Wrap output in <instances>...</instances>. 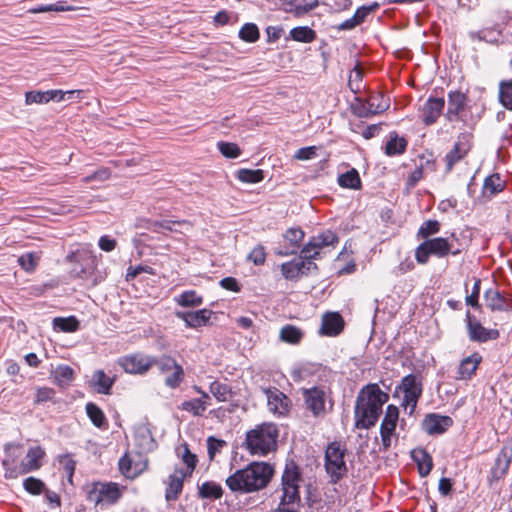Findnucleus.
I'll return each mask as SVG.
<instances>
[{
  "instance_id": "nucleus-1",
  "label": "nucleus",
  "mask_w": 512,
  "mask_h": 512,
  "mask_svg": "<svg viewBox=\"0 0 512 512\" xmlns=\"http://www.w3.org/2000/svg\"><path fill=\"white\" fill-rule=\"evenodd\" d=\"M274 474L272 465L254 461L227 477L225 484L234 493L248 494L267 487Z\"/></svg>"
},
{
  "instance_id": "nucleus-2",
  "label": "nucleus",
  "mask_w": 512,
  "mask_h": 512,
  "mask_svg": "<svg viewBox=\"0 0 512 512\" xmlns=\"http://www.w3.org/2000/svg\"><path fill=\"white\" fill-rule=\"evenodd\" d=\"M389 395L383 392L378 384L364 386L356 399L355 427L369 429L377 422L383 405L388 401Z\"/></svg>"
},
{
  "instance_id": "nucleus-3",
  "label": "nucleus",
  "mask_w": 512,
  "mask_h": 512,
  "mask_svg": "<svg viewBox=\"0 0 512 512\" xmlns=\"http://www.w3.org/2000/svg\"><path fill=\"white\" fill-rule=\"evenodd\" d=\"M278 436L276 424L265 422L247 431L243 447L253 456H266L276 449Z\"/></svg>"
},
{
  "instance_id": "nucleus-4",
  "label": "nucleus",
  "mask_w": 512,
  "mask_h": 512,
  "mask_svg": "<svg viewBox=\"0 0 512 512\" xmlns=\"http://www.w3.org/2000/svg\"><path fill=\"white\" fill-rule=\"evenodd\" d=\"M461 253L460 249H454L453 243L446 237H434L422 241L414 251L415 260L419 265H426L430 257L442 259L449 255L457 256Z\"/></svg>"
},
{
  "instance_id": "nucleus-5",
  "label": "nucleus",
  "mask_w": 512,
  "mask_h": 512,
  "mask_svg": "<svg viewBox=\"0 0 512 512\" xmlns=\"http://www.w3.org/2000/svg\"><path fill=\"white\" fill-rule=\"evenodd\" d=\"M126 491V486L116 482H93L86 486L87 500L95 507H107L116 504Z\"/></svg>"
},
{
  "instance_id": "nucleus-6",
  "label": "nucleus",
  "mask_w": 512,
  "mask_h": 512,
  "mask_svg": "<svg viewBox=\"0 0 512 512\" xmlns=\"http://www.w3.org/2000/svg\"><path fill=\"white\" fill-rule=\"evenodd\" d=\"M301 482L302 476L297 465L294 462L287 463L281 478L282 496L280 505L294 506L300 503L299 488Z\"/></svg>"
},
{
  "instance_id": "nucleus-7",
  "label": "nucleus",
  "mask_w": 512,
  "mask_h": 512,
  "mask_svg": "<svg viewBox=\"0 0 512 512\" xmlns=\"http://www.w3.org/2000/svg\"><path fill=\"white\" fill-rule=\"evenodd\" d=\"M345 447L340 442L330 443L325 451V468L332 481L341 479L347 472L344 460Z\"/></svg>"
},
{
  "instance_id": "nucleus-8",
  "label": "nucleus",
  "mask_w": 512,
  "mask_h": 512,
  "mask_svg": "<svg viewBox=\"0 0 512 512\" xmlns=\"http://www.w3.org/2000/svg\"><path fill=\"white\" fill-rule=\"evenodd\" d=\"M118 467L122 476L134 480L148 470L149 459L140 452H127L119 459Z\"/></svg>"
},
{
  "instance_id": "nucleus-9",
  "label": "nucleus",
  "mask_w": 512,
  "mask_h": 512,
  "mask_svg": "<svg viewBox=\"0 0 512 512\" xmlns=\"http://www.w3.org/2000/svg\"><path fill=\"white\" fill-rule=\"evenodd\" d=\"M117 364L128 374L143 375L155 366L156 358L138 352L118 358Z\"/></svg>"
},
{
  "instance_id": "nucleus-10",
  "label": "nucleus",
  "mask_w": 512,
  "mask_h": 512,
  "mask_svg": "<svg viewBox=\"0 0 512 512\" xmlns=\"http://www.w3.org/2000/svg\"><path fill=\"white\" fill-rule=\"evenodd\" d=\"M302 395L306 407L312 412L313 416L319 417L326 414V401L330 396V390L324 386H314L303 389Z\"/></svg>"
},
{
  "instance_id": "nucleus-11",
  "label": "nucleus",
  "mask_w": 512,
  "mask_h": 512,
  "mask_svg": "<svg viewBox=\"0 0 512 512\" xmlns=\"http://www.w3.org/2000/svg\"><path fill=\"white\" fill-rule=\"evenodd\" d=\"M339 242V238L335 232L325 230L318 235L313 236L309 242L303 247L301 253L306 259H315L320 252L328 247H335Z\"/></svg>"
},
{
  "instance_id": "nucleus-12",
  "label": "nucleus",
  "mask_w": 512,
  "mask_h": 512,
  "mask_svg": "<svg viewBox=\"0 0 512 512\" xmlns=\"http://www.w3.org/2000/svg\"><path fill=\"white\" fill-rule=\"evenodd\" d=\"M162 374H165V385L176 389L184 380L183 367L171 356H162L156 359V364Z\"/></svg>"
},
{
  "instance_id": "nucleus-13",
  "label": "nucleus",
  "mask_w": 512,
  "mask_h": 512,
  "mask_svg": "<svg viewBox=\"0 0 512 512\" xmlns=\"http://www.w3.org/2000/svg\"><path fill=\"white\" fill-rule=\"evenodd\" d=\"M398 418V408L394 405H388L380 427L381 442L384 451H387L392 446V443L397 441L396 427Z\"/></svg>"
},
{
  "instance_id": "nucleus-14",
  "label": "nucleus",
  "mask_w": 512,
  "mask_h": 512,
  "mask_svg": "<svg viewBox=\"0 0 512 512\" xmlns=\"http://www.w3.org/2000/svg\"><path fill=\"white\" fill-rule=\"evenodd\" d=\"M473 134L465 131L460 133L454 143L453 148L446 154V170L451 171L456 163L464 159L472 148Z\"/></svg>"
},
{
  "instance_id": "nucleus-15",
  "label": "nucleus",
  "mask_w": 512,
  "mask_h": 512,
  "mask_svg": "<svg viewBox=\"0 0 512 512\" xmlns=\"http://www.w3.org/2000/svg\"><path fill=\"white\" fill-rule=\"evenodd\" d=\"M316 269V264L311 259L304 258L302 253L299 259L281 265L282 275L287 280H298L300 277L307 275L311 270Z\"/></svg>"
},
{
  "instance_id": "nucleus-16",
  "label": "nucleus",
  "mask_w": 512,
  "mask_h": 512,
  "mask_svg": "<svg viewBox=\"0 0 512 512\" xmlns=\"http://www.w3.org/2000/svg\"><path fill=\"white\" fill-rule=\"evenodd\" d=\"M20 451L17 446L6 445L5 457L2 460L4 467V477L6 479H16L17 477L24 475L21 467V461L19 462Z\"/></svg>"
},
{
  "instance_id": "nucleus-17",
  "label": "nucleus",
  "mask_w": 512,
  "mask_h": 512,
  "mask_svg": "<svg viewBox=\"0 0 512 512\" xmlns=\"http://www.w3.org/2000/svg\"><path fill=\"white\" fill-rule=\"evenodd\" d=\"M468 105L467 94L460 90H451L448 93V107L445 114L449 121L461 120V114Z\"/></svg>"
},
{
  "instance_id": "nucleus-18",
  "label": "nucleus",
  "mask_w": 512,
  "mask_h": 512,
  "mask_svg": "<svg viewBox=\"0 0 512 512\" xmlns=\"http://www.w3.org/2000/svg\"><path fill=\"white\" fill-rule=\"evenodd\" d=\"M401 389L404 393L403 404L405 407H410L411 411H413L422 394L421 384L417 381L415 375L410 374L402 379Z\"/></svg>"
},
{
  "instance_id": "nucleus-19",
  "label": "nucleus",
  "mask_w": 512,
  "mask_h": 512,
  "mask_svg": "<svg viewBox=\"0 0 512 512\" xmlns=\"http://www.w3.org/2000/svg\"><path fill=\"white\" fill-rule=\"evenodd\" d=\"M453 425L450 416L437 413L427 414L422 421V429L429 435H440L445 433Z\"/></svg>"
},
{
  "instance_id": "nucleus-20",
  "label": "nucleus",
  "mask_w": 512,
  "mask_h": 512,
  "mask_svg": "<svg viewBox=\"0 0 512 512\" xmlns=\"http://www.w3.org/2000/svg\"><path fill=\"white\" fill-rule=\"evenodd\" d=\"M467 329L471 341L487 342L499 338V331L496 329L485 328L478 320L473 318L470 313L467 314Z\"/></svg>"
},
{
  "instance_id": "nucleus-21",
  "label": "nucleus",
  "mask_w": 512,
  "mask_h": 512,
  "mask_svg": "<svg viewBox=\"0 0 512 512\" xmlns=\"http://www.w3.org/2000/svg\"><path fill=\"white\" fill-rule=\"evenodd\" d=\"M345 322L338 312H326L322 316L319 334L321 336L336 337L344 329Z\"/></svg>"
},
{
  "instance_id": "nucleus-22",
  "label": "nucleus",
  "mask_w": 512,
  "mask_h": 512,
  "mask_svg": "<svg viewBox=\"0 0 512 512\" xmlns=\"http://www.w3.org/2000/svg\"><path fill=\"white\" fill-rule=\"evenodd\" d=\"M195 392L201 395L200 398H193L190 400H186L181 403L180 409L186 411L193 416H202L206 411L207 407L210 405L211 397L210 395L202 390L199 386H193Z\"/></svg>"
},
{
  "instance_id": "nucleus-23",
  "label": "nucleus",
  "mask_w": 512,
  "mask_h": 512,
  "mask_svg": "<svg viewBox=\"0 0 512 512\" xmlns=\"http://www.w3.org/2000/svg\"><path fill=\"white\" fill-rule=\"evenodd\" d=\"M444 98L430 97L423 105L421 116L425 125L434 124L443 112Z\"/></svg>"
},
{
  "instance_id": "nucleus-24",
  "label": "nucleus",
  "mask_w": 512,
  "mask_h": 512,
  "mask_svg": "<svg viewBox=\"0 0 512 512\" xmlns=\"http://www.w3.org/2000/svg\"><path fill=\"white\" fill-rule=\"evenodd\" d=\"M388 108L389 102L384 95L380 93L371 94L362 104V111H360L359 115L363 117L378 115L386 111Z\"/></svg>"
},
{
  "instance_id": "nucleus-25",
  "label": "nucleus",
  "mask_w": 512,
  "mask_h": 512,
  "mask_svg": "<svg viewBox=\"0 0 512 512\" xmlns=\"http://www.w3.org/2000/svg\"><path fill=\"white\" fill-rule=\"evenodd\" d=\"M269 410L275 414L284 415L288 412L291 401L280 390L273 388L266 390Z\"/></svg>"
},
{
  "instance_id": "nucleus-26",
  "label": "nucleus",
  "mask_w": 512,
  "mask_h": 512,
  "mask_svg": "<svg viewBox=\"0 0 512 512\" xmlns=\"http://www.w3.org/2000/svg\"><path fill=\"white\" fill-rule=\"evenodd\" d=\"M189 477L183 468H176L168 477L165 498L167 501L177 500L183 490L184 480Z\"/></svg>"
},
{
  "instance_id": "nucleus-27",
  "label": "nucleus",
  "mask_w": 512,
  "mask_h": 512,
  "mask_svg": "<svg viewBox=\"0 0 512 512\" xmlns=\"http://www.w3.org/2000/svg\"><path fill=\"white\" fill-rule=\"evenodd\" d=\"M46 456L45 450L40 446L30 447L26 456L21 461V467L24 474L39 470L43 465V459Z\"/></svg>"
},
{
  "instance_id": "nucleus-28",
  "label": "nucleus",
  "mask_w": 512,
  "mask_h": 512,
  "mask_svg": "<svg viewBox=\"0 0 512 512\" xmlns=\"http://www.w3.org/2000/svg\"><path fill=\"white\" fill-rule=\"evenodd\" d=\"M481 362L482 356L478 352L464 358L459 364L455 378L457 380H470L475 375Z\"/></svg>"
},
{
  "instance_id": "nucleus-29",
  "label": "nucleus",
  "mask_w": 512,
  "mask_h": 512,
  "mask_svg": "<svg viewBox=\"0 0 512 512\" xmlns=\"http://www.w3.org/2000/svg\"><path fill=\"white\" fill-rule=\"evenodd\" d=\"M213 314L212 310L201 309L198 311L178 312L177 316L182 319L187 327L198 328L205 326Z\"/></svg>"
},
{
  "instance_id": "nucleus-30",
  "label": "nucleus",
  "mask_w": 512,
  "mask_h": 512,
  "mask_svg": "<svg viewBox=\"0 0 512 512\" xmlns=\"http://www.w3.org/2000/svg\"><path fill=\"white\" fill-rule=\"evenodd\" d=\"M408 140L405 137L399 136L396 131H392L388 135V140L384 147V152L387 156H399L406 152Z\"/></svg>"
},
{
  "instance_id": "nucleus-31",
  "label": "nucleus",
  "mask_w": 512,
  "mask_h": 512,
  "mask_svg": "<svg viewBox=\"0 0 512 512\" xmlns=\"http://www.w3.org/2000/svg\"><path fill=\"white\" fill-rule=\"evenodd\" d=\"M304 232L299 228H290L284 234V251L281 255H290L296 253L301 242L304 239Z\"/></svg>"
},
{
  "instance_id": "nucleus-32",
  "label": "nucleus",
  "mask_w": 512,
  "mask_h": 512,
  "mask_svg": "<svg viewBox=\"0 0 512 512\" xmlns=\"http://www.w3.org/2000/svg\"><path fill=\"white\" fill-rule=\"evenodd\" d=\"M319 6L318 0H291L285 4L284 10L299 18Z\"/></svg>"
},
{
  "instance_id": "nucleus-33",
  "label": "nucleus",
  "mask_w": 512,
  "mask_h": 512,
  "mask_svg": "<svg viewBox=\"0 0 512 512\" xmlns=\"http://www.w3.org/2000/svg\"><path fill=\"white\" fill-rule=\"evenodd\" d=\"M114 382V377L108 376L103 370H96L92 375L91 386L98 393L109 395Z\"/></svg>"
},
{
  "instance_id": "nucleus-34",
  "label": "nucleus",
  "mask_w": 512,
  "mask_h": 512,
  "mask_svg": "<svg viewBox=\"0 0 512 512\" xmlns=\"http://www.w3.org/2000/svg\"><path fill=\"white\" fill-rule=\"evenodd\" d=\"M506 187V181L500 176V174L495 173L484 180L482 193L486 197H493L500 192H502Z\"/></svg>"
},
{
  "instance_id": "nucleus-35",
  "label": "nucleus",
  "mask_w": 512,
  "mask_h": 512,
  "mask_svg": "<svg viewBox=\"0 0 512 512\" xmlns=\"http://www.w3.org/2000/svg\"><path fill=\"white\" fill-rule=\"evenodd\" d=\"M413 460L417 463L420 476H427L433 467L432 458L423 448H415L411 452Z\"/></svg>"
},
{
  "instance_id": "nucleus-36",
  "label": "nucleus",
  "mask_w": 512,
  "mask_h": 512,
  "mask_svg": "<svg viewBox=\"0 0 512 512\" xmlns=\"http://www.w3.org/2000/svg\"><path fill=\"white\" fill-rule=\"evenodd\" d=\"M304 337V332L297 326L287 324L280 329L279 338L290 345H298Z\"/></svg>"
},
{
  "instance_id": "nucleus-37",
  "label": "nucleus",
  "mask_w": 512,
  "mask_h": 512,
  "mask_svg": "<svg viewBox=\"0 0 512 512\" xmlns=\"http://www.w3.org/2000/svg\"><path fill=\"white\" fill-rule=\"evenodd\" d=\"M42 257V252L38 251H32L27 252L25 254H22L18 257V264L19 266L27 273H33L36 271L40 260Z\"/></svg>"
},
{
  "instance_id": "nucleus-38",
  "label": "nucleus",
  "mask_w": 512,
  "mask_h": 512,
  "mask_svg": "<svg viewBox=\"0 0 512 512\" xmlns=\"http://www.w3.org/2000/svg\"><path fill=\"white\" fill-rule=\"evenodd\" d=\"M441 230V223L438 220L435 219H429L424 221L417 233L416 237L417 239H421L423 241H426L428 239L433 238L432 236L438 234Z\"/></svg>"
},
{
  "instance_id": "nucleus-39",
  "label": "nucleus",
  "mask_w": 512,
  "mask_h": 512,
  "mask_svg": "<svg viewBox=\"0 0 512 512\" xmlns=\"http://www.w3.org/2000/svg\"><path fill=\"white\" fill-rule=\"evenodd\" d=\"M86 413L91 422L100 429H105L108 426L107 419L103 411L96 404L89 402L86 404Z\"/></svg>"
},
{
  "instance_id": "nucleus-40",
  "label": "nucleus",
  "mask_w": 512,
  "mask_h": 512,
  "mask_svg": "<svg viewBox=\"0 0 512 512\" xmlns=\"http://www.w3.org/2000/svg\"><path fill=\"white\" fill-rule=\"evenodd\" d=\"M338 184L343 188L354 189V190L360 189L361 188V179H360L358 171L356 169L352 168L351 170L347 171L346 173L339 175Z\"/></svg>"
},
{
  "instance_id": "nucleus-41",
  "label": "nucleus",
  "mask_w": 512,
  "mask_h": 512,
  "mask_svg": "<svg viewBox=\"0 0 512 512\" xmlns=\"http://www.w3.org/2000/svg\"><path fill=\"white\" fill-rule=\"evenodd\" d=\"M54 382L60 387H67L74 380V370L68 365H60L54 371Z\"/></svg>"
},
{
  "instance_id": "nucleus-42",
  "label": "nucleus",
  "mask_w": 512,
  "mask_h": 512,
  "mask_svg": "<svg viewBox=\"0 0 512 512\" xmlns=\"http://www.w3.org/2000/svg\"><path fill=\"white\" fill-rule=\"evenodd\" d=\"M290 37L297 42L311 43L317 35L316 32L308 26H298L290 30Z\"/></svg>"
},
{
  "instance_id": "nucleus-43",
  "label": "nucleus",
  "mask_w": 512,
  "mask_h": 512,
  "mask_svg": "<svg viewBox=\"0 0 512 512\" xmlns=\"http://www.w3.org/2000/svg\"><path fill=\"white\" fill-rule=\"evenodd\" d=\"M53 328L62 332H75L79 329V321L75 316L56 317L53 319Z\"/></svg>"
},
{
  "instance_id": "nucleus-44",
  "label": "nucleus",
  "mask_w": 512,
  "mask_h": 512,
  "mask_svg": "<svg viewBox=\"0 0 512 512\" xmlns=\"http://www.w3.org/2000/svg\"><path fill=\"white\" fill-rule=\"evenodd\" d=\"M237 179L243 183L255 184L264 179V171L261 169L242 168L237 171Z\"/></svg>"
},
{
  "instance_id": "nucleus-45",
  "label": "nucleus",
  "mask_w": 512,
  "mask_h": 512,
  "mask_svg": "<svg viewBox=\"0 0 512 512\" xmlns=\"http://www.w3.org/2000/svg\"><path fill=\"white\" fill-rule=\"evenodd\" d=\"M210 393L219 401L226 402L232 396V391L229 385L219 382L213 381L209 386Z\"/></svg>"
},
{
  "instance_id": "nucleus-46",
  "label": "nucleus",
  "mask_w": 512,
  "mask_h": 512,
  "mask_svg": "<svg viewBox=\"0 0 512 512\" xmlns=\"http://www.w3.org/2000/svg\"><path fill=\"white\" fill-rule=\"evenodd\" d=\"M199 494L202 498L219 499L223 495V489L218 483L207 481L199 487Z\"/></svg>"
},
{
  "instance_id": "nucleus-47",
  "label": "nucleus",
  "mask_w": 512,
  "mask_h": 512,
  "mask_svg": "<svg viewBox=\"0 0 512 512\" xmlns=\"http://www.w3.org/2000/svg\"><path fill=\"white\" fill-rule=\"evenodd\" d=\"M175 301L182 307H196L203 303V298L199 296L196 291L188 290L180 294Z\"/></svg>"
},
{
  "instance_id": "nucleus-48",
  "label": "nucleus",
  "mask_w": 512,
  "mask_h": 512,
  "mask_svg": "<svg viewBox=\"0 0 512 512\" xmlns=\"http://www.w3.org/2000/svg\"><path fill=\"white\" fill-rule=\"evenodd\" d=\"M499 101L507 110L512 111V80H503L500 82Z\"/></svg>"
},
{
  "instance_id": "nucleus-49",
  "label": "nucleus",
  "mask_w": 512,
  "mask_h": 512,
  "mask_svg": "<svg viewBox=\"0 0 512 512\" xmlns=\"http://www.w3.org/2000/svg\"><path fill=\"white\" fill-rule=\"evenodd\" d=\"M485 298L487 301V306L495 311V310H505L506 309V300L499 293V291L495 289H490L486 291Z\"/></svg>"
},
{
  "instance_id": "nucleus-50",
  "label": "nucleus",
  "mask_w": 512,
  "mask_h": 512,
  "mask_svg": "<svg viewBox=\"0 0 512 512\" xmlns=\"http://www.w3.org/2000/svg\"><path fill=\"white\" fill-rule=\"evenodd\" d=\"M239 38L248 43H254L259 40L260 32L256 24L246 23L239 31Z\"/></svg>"
},
{
  "instance_id": "nucleus-51",
  "label": "nucleus",
  "mask_w": 512,
  "mask_h": 512,
  "mask_svg": "<svg viewBox=\"0 0 512 512\" xmlns=\"http://www.w3.org/2000/svg\"><path fill=\"white\" fill-rule=\"evenodd\" d=\"M217 147H218V150L220 151V153L225 158H229V159L238 158L242 153L240 147L236 143H233V142L221 141V142L217 143Z\"/></svg>"
},
{
  "instance_id": "nucleus-52",
  "label": "nucleus",
  "mask_w": 512,
  "mask_h": 512,
  "mask_svg": "<svg viewBox=\"0 0 512 512\" xmlns=\"http://www.w3.org/2000/svg\"><path fill=\"white\" fill-rule=\"evenodd\" d=\"M181 459L183 463L186 465V468L183 469V473H185L188 476H191L196 468L198 459L195 454L191 453L186 444L183 446V453L181 455Z\"/></svg>"
},
{
  "instance_id": "nucleus-53",
  "label": "nucleus",
  "mask_w": 512,
  "mask_h": 512,
  "mask_svg": "<svg viewBox=\"0 0 512 512\" xmlns=\"http://www.w3.org/2000/svg\"><path fill=\"white\" fill-rule=\"evenodd\" d=\"M187 225L192 227V223L188 220H179V221H171V220H162V221H154L151 223V229L154 232H160L161 229L168 231H176L173 226L174 225Z\"/></svg>"
},
{
  "instance_id": "nucleus-54",
  "label": "nucleus",
  "mask_w": 512,
  "mask_h": 512,
  "mask_svg": "<svg viewBox=\"0 0 512 512\" xmlns=\"http://www.w3.org/2000/svg\"><path fill=\"white\" fill-rule=\"evenodd\" d=\"M58 462H59L61 468L63 469V471L65 472V474L67 475L68 480L71 482L72 477L75 472V468H76V462L73 459L72 455H70V454L60 455L58 457Z\"/></svg>"
},
{
  "instance_id": "nucleus-55",
  "label": "nucleus",
  "mask_w": 512,
  "mask_h": 512,
  "mask_svg": "<svg viewBox=\"0 0 512 512\" xmlns=\"http://www.w3.org/2000/svg\"><path fill=\"white\" fill-rule=\"evenodd\" d=\"M24 489L33 495H39L45 491V484L38 478L28 477L23 482Z\"/></svg>"
},
{
  "instance_id": "nucleus-56",
  "label": "nucleus",
  "mask_w": 512,
  "mask_h": 512,
  "mask_svg": "<svg viewBox=\"0 0 512 512\" xmlns=\"http://www.w3.org/2000/svg\"><path fill=\"white\" fill-rule=\"evenodd\" d=\"M227 445L226 441L222 439H217L213 436L208 437L207 439V451L208 457L212 461L215 456L222 451V449Z\"/></svg>"
},
{
  "instance_id": "nucleus-57",
  "label": "nucleus",
  "mask_w": 512,
  "mask_h": 512,
  "mask_svg": "<svg viewBox=\"0 0 512 512\" xmlns=\"http://www.w3.org/2000/svg\"><path fill=\"white\" fill-rule=\"evenodd\" d=\"M74 94H77L78 97L82 94V90H69V91H62V90H48L46 91V99L47 103L51 100H57V101H63L66 96L68 98H71Z\"/></svg>"
},
{
  "instance_id": "nucleus-58",
  "label": "nucleus",
  "mask_w": 512,
  "mask_h": 512,
  "mask_svg": "<svg viewBox=\"0 0 512 512\" xmlns=\"http://www.w3.org/2000/svg\"><path fill=\"white\" fill-rule=\"evenodd\" d=\"M247 259L255 265H263L266 261V250L263 245H257L249 253Z\"/></svg>"
},
{
  "instance_id": "nucleus-59",
  "label": "nucleus",
  "mask_w": 512,
  "mask_h": 512,
  "mask_svg": "<svg viewBox=\"0 0 512 512\" xmlns=\"http://www.w3.org/2000/svg\"><path fill=\"white\" fill-rule=\"evenodd\" d=\"M378 8H379L378 3H372L370 5H363L356 10V12L353 16L359 24H362L365 21V19L367 18V16L374 13Z\"/></svg>"
},
{
  "instance_id": "nucleus-60",
  "label": "nucleus",
  "mask_w": 512,
  "mask_h": 512,
  "mask_svg": "<svg viewBox=\"0 0 512 512\" xmlns=\"http://www.w3.org/2000/svg\"><path fill=\"white\" fill-rule=\"evenodd\" d=\"M141 273H147L149 275H154L155 272L153 270L152 267L150 266H143V265H138V266H130L128 269H127V274H126V280L127 281H130V280H133L135 279L138 275H140Z\"/></svg>"
},
{
  "instance_id": "nucleus-61",
  "label": "nucleus",
  "mask_w": 512,
  "mask_h": 512,
  "mask_svg": "<svg viewBox=\"0 0 512 512\" xmlns=\"http://www.w3.org/2000/svg\"><path fill=\"white\" fill-rule=\"evenodd\" d=\"M47 103L46 92L42 91H29L25 94V104H43Z\"/></svg>"
},
{
  "instance_id": "nucleus-62",
  "label": "nucleus",
  "mask_w": 512,
  "mask_h": 512,
  "mask_svg": "<svg viewBox=\"0 0 512 512\" xmlns=\"http://www.w3.org/2000/svg\"><path fill=\"white\" fill-rule=\"evenodd\" d=\"M55 391L49 387H41L37 389L35 395V403H44L54 398Z\"/></svg>"
},
{
  "instance_id": "nucleus-63",
  "label": "nucleus",
  "mask_w": 512,
  "mask_h": 512,
  "mask_svg": "<svg viewBox=\"0 0 512 512\" xmlns=\"http://www.w3.org/2000/svg\"><path fill=\"white\" fill-rule=\"evenodd\" d=\"M317 156V147L309 146L300 148L294 155V158L297 160H310Z\"/></svg>"
},
{
  "instance_id": "nucleus-64",
  "label": "nucleus",
  "mask_w": 512,
  "mask_h": 512,
  "mask_svg": "<svg viewBox=\"0 0 512 512\" xmlns=\"http://www.w3.org/2000/svg\"><path fill=\"white\" fill-rule=\"evenodd\" d=\"M414 269H415L414 261L409 256H407L394 269V274L399 276V275L406 274Z\"/></svg>"
}]
</instances>
